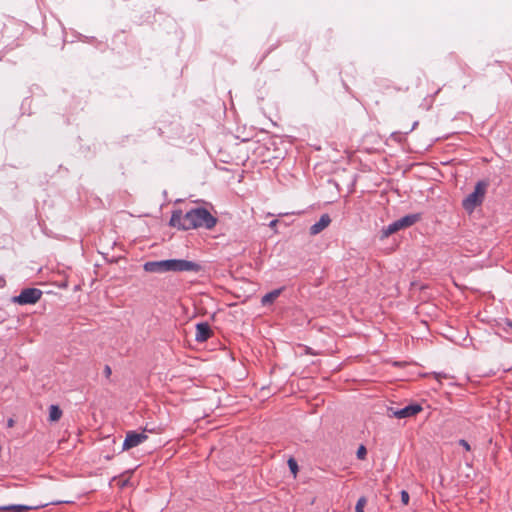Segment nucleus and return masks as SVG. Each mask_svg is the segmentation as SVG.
Returning a JSON list of instances; mask_svg holds the SVG:
<instances>
[{
    "instance_id": "obj_1",
    "label": "nucleus",
    "mask_w": 512,
    "mask_h": 512,
    "mask_svg": "<svg viewBox=\"0 0 512 512\" xmlns=\"http://www.w3.org/2000/svg\"><path fill=\"white\" fill-rule=\"evenodd\" d=\"M217 218L204 207H195L185 214L180 210L172 212L169 224L179 230H191L198 228L213 229L217 224Z\"/></svg>"
},
{
    "instance_id": "obj_2",
    "label": "nucleus",
    "mask_w": 512,
    "mask_h": 512,
    "mask_svg": "<svg viewBox=\"0 0 512 512\" xmlns=\"http://www.w3.org/2000/svg\"><path fill=\"white\" fill-rule=\"evenodd\" d=\"M144 271L148 273H166V272H192L199 273L203 271V266L194 261L186 259H166L159 261H147L143 265Z\"/></svg>"
},
{
    "instance_id": "obj_3",
    "label": "nucleus",
    "mask_w": 512,
    "mask_h": 512,
    "mask_svg": "<svg viewBox=\"0 0 512 512\" xmlns=\"http://www.w3.org/2000/svg\"><path fill=\"white\" fill-rule=\"evenodd\" d=\"M488 187V180L478 181L474 187V191L463 199V208L468 212H472L477 206H480L484 201Z\"/></svg>"
},
{
    "instance_id": "obj_4",
    "label": "nucleus",
    "mask_w": 512,
    "mask_h": 512,
    "mask_svg": "<svg viewBox=\"0 0 512 512\" xmlns=\"http://www.w3.org/2000/svg\"><path fill=\"white\" fill-rule=\"evenodd\" d=\"M42 294L43 292L38 288H25L19 295L14 296L12 301L19 305H32L41 299Z\"/></svg>"
},
{
    "instance_id": "obj_5",
    "label": "nucleus",
    "mask_w": 512,
    "mask_h": 512,
    "mask_svg": "<svg viewBox=\"0 0 512 512\" xmlns=\"http://www.w3.org/2000/svg\"><path fill=\"white\" fill-rule=\"evenodd\" d=\"M420 219L419 214H409L389 224L384 229V234L389 236L401 229L407 228L415 224Z\"/></svg>"
},
{
    "instance_id": "obj_6",
    "label": "nucleus",
    "mask_w": 512,
    "mask_h": 512,
    "mask_svg": "<svg viewBox=\"0 0 512 512\" xmlns=\"http://www.w3.org/2000/svg\"><path fill=\"white\" fill-rule=\"evenodd\" d=\"M148 436L145 433V430L142 432H136V431H128L126 433V437L123 442V450H129L131 448H134L144 441H146Z\"/></svg>"
},
{
    "instance_id": "obj_7",
    "label": "nucleus",
    "mask_w": 512,
    "mask_h": 512,
    "mask_svg": "<svg viewBox=\"0 0 512 512\" xmlns=\"http://www.w3.org/2000/svg\"><path fill=\"white\" fill-rule=\"evenodd\" d=\"M421 410H422V407L419 404H411V405H407L406 407H404L402 409L392 411V414L394 417H396L398 419H403V418H409V417L415 416Z\"/></svg>"
},
{
    "instance_id": "obj_8",
    "label": "nucleus",
    "mask_w": 512,
    "mask_h": 512,
    "mask_svg": "<svg viewBox=\"0 0 512 512\" xmlns=\"http://www.w3.org/2000/svg\"><path fill=\"white\" fill-rule=\"evenodd\" d=\"M213 332L207 322H201L196 325L195 340L199 343L207 341Z\"/></svg>"
},
{
    "instance_id": "obj_9",
    "label": "nucleus",
    "mask_w": 512,
    "mask_h": 512,
    "mask_svg": "<svg viewBox=\"0 0 512 512\" xmlns=\"http://www.w3.org/2000/svg\"><path fill=\"white\" fill-rule=\"evenodd\" d=\"M330 223H331L330 216L328 214H323L320 217V219L310 227V229H309L310 235L315 236V235L319 234L325 228H327Z\"/></svg>"
},
{
    "instance_id": "obj_10",
    "label": "nucleus",
    "mask_w": 512,
    "mask_h": 512,
    "mask_svg": "<svg viewBox=\"0 0 512 512\" xmlns=\"http://www.w3.org/2000/svg\"><path fill=\"white\" fill-rule=\"evenodd\" d=\"M34 508L35 507H33V506L22 505V504L3 505V506H0V512H5V511L26 512V511H29Z\"/></svg>"
},
{
    "instance_id": "obj_11",
    "label": "nucleus",
    "mask_w": 512,
    "mask_h": 512,
    "mask_svg": "<svg viewBox=\"0 0 512 512\" xmlns=\"http://www.w3.org/2000/svg\"><path fill=\"white\" fill-rule=\"evenodd\" d=\"M282 292V288L280 289H275L267 294H265L262 298H261V304L263 306H266V305H270L272 304L278 297L279 295L281 294Z\"/></svg>"
},
{
    "instance_id": "obj_12",
    "label": "nucleus",
    "mask_w": 512,
    "mask_h": 512,
    "mask_svg": "<svg viewBox=\"0 0 512 512\" xmlns=\"http://www.w3.org/2000/svg\"><path fill=\"white\" fill-rule=\"evenodd\" d=\"M62 417V410L58 405H51L49 407V421L56 422Z\"/></svg>"
},
{
    "instance_id": "obj_13",
    "label": "nucleus",
    "mask_w": 512,
    "mask_h": 512,
    "mask_svg": "<svg viewBox=\"0 0 512 512\" xmlns=\"http://www.w3.org/2000/svg\"><path fill=\"white\" fill-rule=\"evenodd\" d=\"M287 463H288V466H289L291 472L294 474V476H296V474L298 472L297 461L294 458H289Z\"/></svg>"
},
{
    "instance_id": "obj_14",
    "label": "nucleus",
    "mask_w": 512,
    "mask_h": 512,
    "mask_svg": "<svg viewBox=\"0 0 512 512\" xmlns=\"http://www.w3.org/2000/svg\"><path fill=\"white\" fill-rule=\"evenodd\" d=\"M366 505V498L361 497L358 499L355 507V512H364V507Z\"/></svg>"
},
{
    "instance_id": "obj_15",
    "label": "nucleus",
    "mask_w": 512,
    "mask_h": 512,
    "mask_svg": "<svg viewBox=\"0 0 512 512\" xmlns=\"http://www.w3.org/2000/svg\"><path fill=\"white\" fill-rule=\"evenodd\" d=\"M356 454H357V458L358 459L364 460L366 458V455H367L366 447L364 445H360Z\"/></svg>"
},
{
    "instance_id": "obj_16",
    "label": "nucleus",
    "mask_w": 512,
    "mask_h": 512,
    "mask_svg": "<svg viewBox=\"0 0 512 512\" xmlns=\"http://www.w3.org/2000/svg\"><path fill=\"white\" fill-rule=\"evenodd\" d=\"M409 499H410L409 493L405 490H402L401 491V502L404 505H407L409 503Z\"/></svg>"
},
{
    "instance_id": "obj_17",
    "label": "nucleus",
    "mask_w": 512,
    "mask_h": 512,
    "mask_svg": "<svg viewBox=\"0 0 512 512\" xmlns=\"http://www.w3.org/2000/svg\"><path fill=\"white\" fill-rule=\"evenodd\" d=\"M459 445L462 446L466 451H470L471 450V446L470 444L465 440V439H460L459 440Z\"/></svg>"
},
{
    "instance_id": "obj_18",
    "label": "nucleus",
    "mask_w": 512,
    "mask_h": 512,
    "mask_svg": "<svg viewBox=\"0 0 512 512\" xmlns=\"http://www.w3.org/2000/svg\"><path fill=\"white\" fill-rule=\"evenodd\" d=\"M112 374V370L109 365H105L104 367V375L109 378Z\"/></svg>"
},
{
    "instance_id": "obj_19",
    "label": "nucleus",
    "mask_w": 512,
    "mask_h": 512,
    "mask_svg": "<svg viewBox=\"0 0 512 512\" xmlns=\"http://www.w3.org/2000/svg\"><path fill=\"white\" fill-rule=\"evenodd\" d=\"M434 376H435V378H436L437 380H440L441 378H446V377H447V376H446V374L441 373V372H435V373H434Z\"/></svg>"
},
{
    "instance_id": "obj_20",
    "label": "nucleus",
    "mask_w": 512,
    "mask_h": 512,
    "mask_svg": "<svg viewBox=\"0 0 512 512\" xmlns=\"http://www.w3.org/2000/svg\"><path fill=\"white\" fill-rule=\"evenodd\" d=\"M505 324H506V326H508V327H510L512 329V320L506 319L505 320Z\"/></svg>"
},
{
    "instance_id": "obj_21",
    "label": "nucleus",
    "mask_w": 512,
    "mask_h": 512,
    "mask_svg": "<svg viewBox=\"0 0 512 512\" xmlns=\"http://www.w3.org/2000/svg\"><path fill=\"white\" fill-rule=\"evenodd\" d=\"M13 424H14V421H13L12 419H9V420H8V426H9V427H12V426H13Z\"/></svg>"
},
{
    "instance_id": "obj_22",
    "label": "nucleus",
    "mask_w": 512,
    "mask_h": 512,
    "mask_svg": "<svg viewBox=\"0 0 512 512\" xmlns=\"http://www.w3.org/2000/svg\"><path fill=\"white\" fill-rule=\"evenodd\" d=\"M306 353L315 355V353H313L310 348H306Z\"/></svg>"
},
{
    "instance_id": "obj_23",
    "label": "nucleus",
    "mask_w": 512,
    "mask_h": 512,
    "mask_svg": "<svg viewBox=\"0 0 512 512\" xmlns=\"http://www.w3.org/2000/svg\"><path fill=\"white\" fill-rule=\"evenodd\" d=\"M276 223H277V220H273V221L270 222V226L273 227V226L276 225Z\"/></svg>"
}]
</instances>
